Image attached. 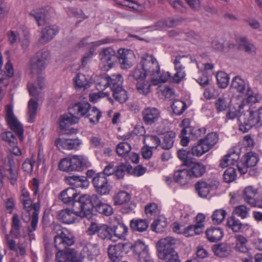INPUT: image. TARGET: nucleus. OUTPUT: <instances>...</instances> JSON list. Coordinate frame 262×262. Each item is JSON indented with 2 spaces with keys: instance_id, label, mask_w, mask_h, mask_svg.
I'll use <instances>...</instances> for the list:
<instances>
[{
  "instance_id": "nucleus-52",
  "label": "nucleus",
  "mask_w": 262,
  "mask_h": 262,
  "mask_svg": "<svg viewBox=\"0 0 262 262\" xmlns=\"http://www.w3.org/2000/svg\"><path fill=\"white\" fill-rule=\"evenodd\" d=\"M112 189L113 187L110 184L107 179L102 184L100 185L98 187L96 188L95 190L97 194L100 195H107L111 193Z\"/></svg>"
},
{
  "instance_id": "nucleus-11",
  "label": "nucleus",
  "mask_w": 262,
  "mask_h": 262,
  "mask_svg": "<svg viewBox=\"0 0 262 262\" xmlns=\"http://www.w3.org/2000/svg\"><path fill=\"white\" fill-rule=\"evenodd\" d=\"M6 119L10 128L13 130L21 141L23 139L24 129L22 125L14 115L13 106L7 105L6 108Z\"/></svg>"
},
{
  "instance_id": "nucleus-37",
  "label": "nucleus",
  "mask_w": 262,
  "mask_h": 262,
  "mask_svg": "<svg viewBox=\"0 0 262 262\" xmlns=\"http://www.w3.org/2000/svg\"><path fill=\"white\" fill-rule=\"evenodd\" d=\"M38 103L37 101L33 99H31L28 104V121L30 123H33L35 121L36 116Z\"/></svg>"
},
{
  "instance_id": "nucleus-1",
  "label": "nucleus",
  "mask_w": 262,
  "mask_h": 262,
  "mask_svg": "<svg viewBox=\"0 0 262 262\" xmlns=\"http://www.w3.org/2000/svg\"><path fill=\"white\" fill-rule=\"evenodd\" d=\"M140 64L143 70L150 77V79L154 85L165 82L168 79V77L170 76V73L168 72L165 73L160 71L159 63L152 55H143L141 57Z\"/></svg>"
},
{
  "instance_id": "nucleus-55",
  "label": "nucleus",
  "mask_w": 262,
  "mask_h": 262,
  "mask_svg": "<svg viewBox=\"0 0 262 262\" xmlns=\"http://www.w3.org/2000/svg\"><path fill=\"white\" fill-rule=\"evenodd\" d=\"M218 135L216 133H211L204 139H201L210 150L218 141Z\"/></svg>"
},
{
  "instance_id": "nucleus-24",
  "label": "nucleus",
  "mask_w": 262,
  "mask_h": 262,
  "mask_svg": "<svg viewBox=\"0 0 262 262\" xmlns=\"http://www.w3.org/2000/svg\"><path fill=\"white\" fill-rule=\"evenodd\" d=\"M189 172L192 177L199 178L203 176L206 172V167L201 162H191L189 164Z\"/></svg>"
},
{
  "instance_id": "nucleus-40",
  "label": "nucleus",
  "mask_w": 262,
  "mask_h": 262,
  "mask_svg": "<svg viewBox=\"0 0 262 262\" xmlns=\"http://www.w3.org/2000/svg\"><path fill=\"white\" fill-rule=\"evenodd\" d=\"M176 138V134L172 132H168L164 135L163 142L160 144L162 148L164 149H169L173 145Z\"/></svg>"
},
{
  "instance_id": "nucleus-22",
  "label": "nucleus",
  "mask_w": 262,
  "mask_h": 262,
  "mask_svg": "<svg viewBox=\"0 0 262 262\" xmlns=\"http://www.w3.org/2000/svg\"><path fill=\"white\" fill-rule=\"evenodd\" d=\"M37 83L29 82L28 89L29 94L32 96L36 97L38 96L41 90L44 86V78L41 76H38L37 78Z\"/></svg>"
},
{
  "instance_id": "nucleus-53",
  "label": "nucleus",
  "mask_w": 262,
  "mask_h": 262,
  "mask_svg": "<svg viewBox=\"0 0 262 262\" xmlns=\"http://www.w3.org/2000/svg\"><path fill=\"white\" fill-rule=\"evenodd\" d=\"M258 161L257 155L254 152L251 151L247 153L244 157L243 162L247 166L251 167L254 166Z\"/></svg>"
},
{
  "instance_id": "nucleus-56",
  "label": "nucleus",
  "mask_w": 262,
  "mask_h": 262,
  "mask_svg": "<svg viewBox=\"0 0 262 262\" xmlns=\"http://www.w3.org/2000/svg\"><path fill=\"white\" fill-rule=\"evenodd\" d=\"M143 143L145 145H150L152 148H157L161 144L160 138L154 135H147L144 136Z\"/></svg>"
},
{
  "instance_id": "nucleus-23",
  "label": "nucleus",
  "mask_w": 262,
  "mask_h": 262,
  "mask_svg": "<svg viewBox=\"0 0 262 262\" xmlns=\"http://www.w3.org/2000/svg\"><path fill=\"white\" fill-rule=\"evenodd\" d=\"M191 177L188 169H182L176 171L173 174L174 181L181 185H185L190 181Z\"/></svg>"
},
{
  "instance_id": "nucleus-14",
  "label": "nucleus",
  "mask_w": 262,
  "mask_h": 262,
  "mask_svg": "<svg viewBox=\"0 0 262 262\" xmlns=\"http://www.w3.org/2000/svg\"><path fill=\"white\" fill-rule=\"evenodd\" d=\"M82 214V212H78L76 208L73 207L72 209L66 208L59 211L57 213V218L63 223L70 224Z\"/></svg>"
},
{
  "instance_id": "nucleus-2",
  "label": "nucleus",
  "mask_w": 262,
  "mask_h": 262,
  "mask_svg": "<svg viewBox=\"0 0 262 262\" xmlns=\"http://www.w3.org/2000/svg\"><path fill=\"white\" fill-rule=\"evenodd\" d=\"M177 242V239L172 236L160 239L157 244L159 257L165 262H180L178 253L174 250Z\"/></svg>"
},
{
  "instance_id": "nucleus-42",
  "label": "nucleus",
  "mask_w": 262,
  "mask_h": 262,
  "mask_svg": "<svg viewBox=\"0 0 262 262\" xmlns=\"http://www.w3.org/2000/svg\"><path fill=\"white\" fill-rule=\"evenodd\" d=\"M150 78L148 79L147 78L139 81L137 82L136 88L138 92L143 95H147L150 91Z\"/></svg>"
},
{
  "instance_id": "nucleus-27",
  "label": "nucleus",
  "mask_w": 262,
  "mask_h": 262,
  "mask_svg": "<svg viewBox=\"0 0 262 262\" xmlns=\"http://www.w3.org/2000/svg\"><path fill=\"white\" fill-rule=\"evenodd\" d=\"M75 86L79 89H86L90 86L91 76L81 73L76 74L74 78Z\"/></svg>"
},
{
  "instance_id": "nucleus-50",
  "label": "nucleus",
  "mask_w": 262,
  "mask_h": 262,
  "mask_svg": "<svg viewBox=\"0 0 262 262\" xmlns=\"http://www.w3.org/2000/svg\"><path fill=\"white\" fill-rule=\"evenodd\" d=\"M101 116V112L96 107H91L86 116L91 123L96 124L99 122V119Z\"/></svg>"
},
{
  "instance_id": "nucleus-21",
  "label": "nucleus",
  "mask_w": 262,
  "mask_h": 262,
  "mask_svg": "<svg viewBox=\"0 0 262 262\" xmlns=\"http://www.w3.org/2000/svg\"><path fill=\"white\" fill-rule=\"evenodd\" d=\"M91 105L89 103H76L74 105L70 108L69 111L73 116L79 118V116H86L90 109Z\"/></svg>"
},
{
  "instance_id": "nucleus-17",
  "label": "nucleus",
  "mask_w": 262,
  "mask_h": 262,
  "mask_svg": "<svg viewBox=\"0 0 262 262\" xmlns=\"http://www.w3.org/2000/svg\"><path fill=\"white\" fill-rule=\"evenodd\" d=\"M126 246L125 243H120L109 246L107 249L109 258L113 262H119L124 253V249Z\"/></svg>"
},
{
  "instance_id": "nucleus-47",
  "label": "nucleus",
  "mask_w": 262,
  "mask_h": 262,
  "mask_svg": "<svg viewBox=\"0 0 262 262\" xmlns=\"http://www.w3.org/2000/svg\"><path fill=\"white\" fill-rule=\"evenodd\" d=\"M109 86V76L106 74L98 76L96 80V87L99 92H103Z\"/></svg>"
},
{
  "instance_id": "nucleus-8",
  "label": "nucleus",
  "mask_w": 262,
  "mask_h": 262,
  "mask_svg": "<svg viewBox=\"0 0 262 262\" xmlns=\"http://www.w3.org/2000/svg\"><path fill=\"white\" fill-rule=\"evenodd\" d=\"M53 231L57 234L54 236V245L56 249H64L74 244L73 235L62 230L60 226H54Z\"/></svg>"
},
{
  "instance_id": "nucleus-33",
  "label": "nucleus",
  "mask_w": 262,
  "mask_h": 262,
  "mask_svg": "<svg viewBox=\"0 0 262 262\" xmlns=\"http://www.w3.org/2000/svg\"><path fill=\"white\" fill-rule=\"evenodd\" d=\"M245 226L233 215L227 219L226 226L234 232L242 231Z\"/></svg>"
},
{
  "instance_id": "nucleus-41",
  "label": "nucleus",
  "mask_w": 262,
  "mask_h": 262,
  "mask_svg": "<svg viewBox=\"0 0 262 262\" xmlns=\"http://www.w3.org/2000/svg\"><path fill=\"white\" fill-rule=\"evenodd\" d=\"M212 250L215 255L221 257H226L230 253V247L225 244L214 245L212 247Z\"/></svg>"
},
{
  "instance_id": "nucleus-6",
  "label": "nucleus",
  "mask_w": 262,
  "mask_h": 262,
  "mask_svg": "<svg viewBox=\"0 0 262 262\" xmlns=\"http://www.w3.org/2000/svg\"><path fill=\"white\" fill-rule=\"evenodd\" d=\"M50 58L48 50L42 49L37 52L30 61V70L33 74H39L47 66V61Z\"/></svg>"
},
{
  "instance_id": "nucleus-43",
  "label": "nucleus",
  "mask_w": 262,
  "mask_h": 262,
  "mask_svg": "<svg viewBox=\"0 0 262 262\" xmlns=\"http://www.w3.org/2000/svg\"><path fill=\"white\" fill-rule=\"evenodd\" d=\"M20 200L23 204L24 208L27 211H29V209L32 206V202L31 201L30 194L28 190L25 187H23L21 189Z\"/></svg>"
},
{
  "instance_id": "nucleus-46",
  "label": "nucleus",
  "mask_w": 262,
  "mask_h": 262,
  "mask_svg": "<svg viewBox=\"0 0 262 262\" xmlns=\"http://www.w3.org/2000/svg\"><path fill=\"white\" fill-rule=\"evenodd\" d=\"M132 166L127 163H121L115 168V176L117 179H122L126 173H129Z\"/></svg>"
},
{
  "instance_id": "nucleus-51",
  "label": "nucleus",
  "mask_w": 262,
  "mask_h": 262,
  "mask_svg": "<svg viewBox=\"0 0 262 262\" xmlns=\"http://www.w3.org/2000/svg\"><path fill=\"white\" fill-rule=\"evenodd\" d=\"M217 83L221 89H225L229 84V77L224 72L220 71L216 75Z\"/></svg>"
},
{
  "instance_id": "nucleus-60",
  "label": "nucleus",
  "mask_w": 262,
  "mask_h": 262,
  "mask_svg": "<svg viewBox=\"0 0 262 262\" xmlns=\"http://www.w3.org/2000/svg\"><path fill=\"white\" fill-rule=\"evenodd\" d=\"M188 62V58L186 56H177L173 62L175 70L185 71V66Z\"/></svg>"
},
{
  "instance_id": "nucleus-35",
  "label": "nucleus",
  "mask_w": 262,
  "mask_h": 262,
  "mask_svg": "<svg viewBox=\"0 0 262 262\" xmlns=\"http://www.w3.org/2000/svg\"><path fill=\"white\" fill-rule=\"evenodd\" d=\"M238 46L240 49L244 50L249 54L255 55L256 53V48L249 42L246 37H241L238 39Z\"/></svg>"
},
{
  "instance_id": "nucleus-38",
  "label": "nucleus",
  "mask_w": 262,
  "mask_h": 262,
  "mask_svg": "<svg viewBox=\"0 0 262 262\" xmlns=\"http://www.w3.org/2000/svg\"><path fill=\"white\" fill-rule=\"evenodd\" d=\"M209 150L207 146L200 140L192 146L189 152L193 156L200 157Z\"/></svg>"
},
{
  "instance_id": "nucleus-59",
  "label": "nucleus",
  "mask_w": 262,
  "mask_h": 262,
  "mask_svg": "<svg viewBox=\"0 0 262 262\" xmlns=\"http://www.w3.org/2000/svg\"><path fill=\"white\" fill-rule=\"evenodd\" d=\"M130 150L131 146L126 142H120L116 146L117 153L120 157L126 158V155L129 152Z\"/></svg>"
},
{
  "instance_id": "nucleus-29",
  "label": "nucleus",
  "mask_w": 262,
  "mask_h": 262,
  "mask_svg": "<svg viewBox=\"0 0 262 262\" xmlns=\"http://www.w3.org/2000/svg\"><path fill=\"white\" fill-rule=\"evenodd\" d=\"M130 199V194L123 190L115 193L113 196V201L115 206L125 204L129 202Z\"/></svg>"
},
{
  "instance_id": "nucleus-18",
  "label": "nucleus",
  "mask_w": 262,
  "mask_h": 262,
  "mask_svg": "<svg viewBox=\"0 0 262 262\" xmlns=\"http://www.w3.org/2000/svg\"><path fill=\"white\" fill-rule=\"evenodd\" d=\"M142 119L146 125H151L157 121L160 116V111L153 107H147L142 111Z\"/></svg>"
},
{
  "instance_id": "nucleus-48",
  "label": "nucleus",
  "mask_w": 262,
  "mask_h": 262,
  "mask_svg": "<svg viewBox=\"0 0 262 262\" xmlns=\"http://www.w3.org/2000/svg\"><path fill=\"white\" fill-rule=\"evenodd\" d=\"M123 81V79L120 74H115L109 76V86L112 91L117 88L122 87Z\"/></svg>"
},
{
  "instance_id": "nucleus-63",
  "label": "nucleus",
  "mask_w": 262,
  "mask_h": 262,
  "mask_svg": "<svg viewBox=\"0 0 262 262\" xmlns=\"http://www.w3.org/2000/svg\"><path fill=\"white\" fill-rule=\"evenodd\" d=\"M2 139L8 143L10 146H13L17 143V139L11 132H6L2 134Z\"/></svg>"
},
{
  "instance_id": "nucleus-57",
  "label": "nucleus",
  "mask_w": 262,
  "mask_h": 262,
  "mask_svg": "<svg viewBox=\"0 0 262 262\" xmlns=\"http://www.w3.org/2000/svg\"><path fill=\"white\" fill-rule=\"evenodd\" d=\"M204 226L191 225L186 228L184 233L186 236H192L202 233L204 230Z\"/></svg>"
},
{
  "instance_id": "nucleus-45",
  "label": "nucleus",
  "mask_w": 262,
  "mask_h": 262,
  "mask_svg": "<svg viewBox=\"0 0 262 262\" xmlns=\"http://www.w3.org/2000/svg\"><path fill=\"white\" fill-rule=\"evenodd\" d=\"M113 230L111 228L105 224L100 225L98 231V236L101 239H111L112 238Z\"/></svg>"
},
{
  "instance_id": "nucleus-36",
  "label": "nucleus",
  "mask_w": 262,
  "mask_h": 262,
  "mask_svg": "<svg viewBox=\"0 0 262 262\" xmlns=\"http://www.w3.org/2000/svg\"><path fill=\"white\" fill-rule=\"evenodd\" d=\"M96 210L100 214L105 216H110L113 213L112 206L107 203L102 202L98 196V200L95 207Z\"/></svg>"
},
{
  "instance_id": "nucleus-20",
  "label": "nucleus",
  "mask_w": 262,
  "mask_h": 262,
  "mask_svg": "<svg viewBox=\"0 0 262 262\" xmlns=\"http://www.w3.org/2000/svg\"><path fill=\"white\" fill-rule=\"evenodd\" d=\"M30 16L34 18L39 26L45 25L49 19L50 13L48 10L45 9H36L32 10Z\"/></svg>"
},
{
  "instance_id": "nucleus-34",
  "label": "nucleus",
  "mask_w": 262,
  "mask_h": 262,
  "mask_svg": "<svg viewBox=\"0 0 262 262\" xmlns=\"http://www.w3.org/2000/svg\"><path fill=\"white\" fill-rule=\"evenodd\" d=\"M257 190L251 186L246 187L243 192V198L246 202L252 206L256 199Z\"/></svg>"
},
{
  "instance_id": "nucleus-26",
  "label": "nucleus",
  "mask_w": 262,
  "mask_h": 262,
  "mask_svg": "<svg viewBox=\"0 0 262 262\" xmlns=\"http://www.w3.org/2000/svg\"><path fill=\"white\" fill-rule=\"evenodd\" d=\"M88 38L89 37L83 38L78 43L79 47L83 48L85 46H88V48H95L99 47L102 45L112 43L114 41V39L109 37H107L105 38L102 39L98 41L88 42Z\"/></svg>"
},
{
  "instance_id": "nucleus-62",
  "label": "nucleus",
  "mask_w": 262,
  "mask_h": 262,
  "mask_svg": "<svg viewBox=\"0 0 262 262\" xmlns=\"http://www.w3.org/2000/svg\"><path fill=\"white\" fill-rule=\"evenodd\" d=\"M186 107L187 105L185 102L180 100L174 101L172 105L173 112L176 115H181L185 111Z\"/></svg>"
},
{
  "instance_id": "nucleus-44",
  "label": "nucleus",
  "mask_w": 262,
  "mask_h": 262,
  "mask_svg": "<svg viewBox=\"0 0 262 262\" xmlns=\"http://www.w3.org/2000/svg\"><path fill=\"white\" fill-rule=\"evenodd\" d=\"M167 225L166 219L164 217H161L153 222L151 225V229L157 233H161L164 231Z\"/></svg>"
},
{
  "instance_id": "nucleus-30",
  "label": "nucleus",
  "mask_w": 262,
  "mask_h": 262,
  "mask_svg": "<svg viewBox=\"0 0 262 262\" xmlns=\"http://www.w3.org/2000/svg\"><path fill=\"white\" fill-rule=\"evenodd\" d=\"M130 227L134 231L142 232L148 227V222L144 219H133L130 221Z\"/></svg>"
},
{
  "instance_id": "nucleus-25",
  "label": "nucleus",
  "mask_w": 262,
  "mask_h": 262,
  "mask_svg": "<svg viewBox=\"0 0 262 262\" xmlns=\"http://www.w3.org/2000/svg\"><path fill=\"white\" fill-rule=\"evenodd\" d=\"M78 193L76 190L72 188H68L61 192L59 199L64 204H73L75 198L77 196Z\"/></svg>"
},
{
  "instance_id": "nucleus-31",
  "label": "nucleus",
  "mask_w": 262,
  "mask_h": 262,
  "mask_svg": "<svg viewBox=\"0 0 262 262\" xmlns=\"http://www.w3.org/2000/svg\"><path fill=\"white\" fill-rule=\"evenodd\" d=\"M235 245L234 249L235 251L242 252L246 253L248 251L247 238L243 235L237 234L234 236Z\"/></svg>"
},
{
  "instance_id": "nucleus-28",
  "label": "nucleus",
  "mask_w": 262,
  "mask_h": 262,
  "mask_svg": "<svg viewBox=\"0 0 262 262\" xmlns=\"http://www.w3.org/2000/svg\"><path fill=\"white\" fill-rule=\"evenodd\" d=\"M78 120V117L73 116L70 112L68 114L62 115L59 122L60 128L66 130L69 125L76 123Z\"/></svg>"
},
{
  "instance_id": "nucleus-58",
  "label": "nucleus",
  "mask_w": 262,
  "mask_h": 262,
  "mask_svg": "<svg viewBox=\"0 0 262 262\" xmlns=\"http://www.w3.org/2000/svg\"><path fill=\"white\" fill-rule=\"evenodd\" d=\"M227 215L225 210L220 209L215 210L212 215V221L214 224H220L225 219Z\"/></svg>"
},
{
  "instance_id": "nucleus-7",
  "label": "nucleus",
  "mask_w": 262,
  "mask_h": 262,
  "mask_svg": "<svg viewBox=\"0 0 262 262\" xmlns=\"http://www.w3.org/2000/svg\"><path fill=\"white\" fill-rule=\"evenodd\" d=\"M239 129L243 133L248 132L255 125H261L262 123L256 111H249L246 114L241 115L238 118Z\"/></svg>"
},
{
  "instance_id": "nucleus-54",
  "label": "nucleus",
  "mask_w": 262,
  "mask_h": 262,
  "mask_svg": "<svg viewBox=\"0 0 262 262\" xmlns=\"http://www.w3.org/2000/svg\"><path fill=\"white\" fill-rule=\"evenodd\" d=\"M65 11L67 15L71 17L73 16L77 18H82V19L88 18V16L85 15L82 10H78L75 7H68L65 8Z\"/></svg>"
},
{
  "instance_id": "nucleus-39",
  "label": "nucleus",
  "mask_w": 262,
  "mask_h": 262,
  "mask_svg": "<svg viewBox=\"0 0 262 262\" xmlns=\"http://www.w3.org/2000/svg\"><path fill=\"white\" fill-rule=\"evenodd\" d=\"M231 87L238 93L243 94L246 89V82L240 76H236L232 80Z\"/></svg>"
},
{
  "instance_id": "nucleus-10",
  "label": "nucleus",
  "mask_w": 262,
  "mask_h": 262,
  "mask_svg": "<svg viewBox=\"0 0 262 262\" xmlns=\"http://www.w3.org/2000/svg\"><path fill=\"white\" fill-rule=\"evenodd\" d=\"M6 119L10 128L13 130L21 141L23 139L24 129L22 125L14 115L13 106L7 105L6 108Z\"/></svg>"
},
{
  "instance_id": "nucleus-13",
  "label": "nucleus",
  "mask_w": 262,
  "mask_h": 262,
  "mask_svg": "<svg viewBox=\"0 0 262 262\" xmlns=\"http://www.w3.org/2000/svg\"><path fill=\"white\" fill-rule=\"evenodd\" d=\"M118 58L121 69H128L133 66L135 55L130 50L120 49L118 50Z\"/></svg>"
},
{
  "instance_id": "nucleus-15",
  "label": "nucleus",
  "mask_w": 262,
  "mask_h": 262,
  "mask_svg": "<svg viewBox=\"0 0 262 262\" xmlns=\"http://www.w3.org/2000/svg\"><path fill=\"white\" fill-rule=\"evenodd\" d=\"M82 250L80 256L82 258H86L89 260L93 259L99 253L97 244H92L88 241L83 240L80 242Z\"/></svg>"
},
{
  "instance_id": "nucleus-5",
  "label": "nucleus",
  "mask_w": 262,
  "mask_h": 262,
  "mask_svg": "<svg viewBox=\"0 0 262 262\" xmlns=\"http://www.w3.org/2000/svg\"><path fill=\"white\" fill-rule=\"evenodd\" d=\"M17 165L13 157L9 156L3 165H0V182L3 185L4 178L7 177L12 185H14L17 182Z\"/></svg>"
},
{
  "instance_id": "nucleus-32",
  "label": "nucleus",
  "mask_w": 262,
  "mask_h": 262,
  "mask_svg": "<svg viewBox=\"0 0 262 262\" xmlns=\"http://www.w3.org/2000/svg\"><path fill=\"white\" fill-rule=\"evenodd\" d=\"M206 235L210 242H216L221 239L223 236V231L220 228L213 227L206 230Z\"/></svg>"
},
{
  "instance_id": "nucleus-9",
  "label": "nucleus",
  "mask_w": 262,
  "mask_h": 262,
  "mask_svg": "<svg viewBox=\"0 0 262 262\" xmlns=\"http://www.w3.org/2000/svg\"><path fill=\"white\" fill-rule=\"evenodd\" d=\"M219 184V182L214 179H202L195 184V189L200 196L205 198L211 191L216 189Z\"/></svg>"
},
{
  "instance_id": "nucleus-12",
  "label": "nucleus",
  "mask_w": 262,
  "mask_h": 262,
  "mask_svg": "<svg viewBox=\"0 0 262 262\" xmlns=\"http://www.w3.org/2000/svg\"><path fill=\"white\" fill-rule=\"evenodd\" d=\"M101 68L108 71L114 66L117 60L115 51L111 48L104 49L99 54Z\"/></svg>"
},
{
  "instance_id": "nucleus-3",
  "label": "nucleus",
  "mask_w": 262,
  "mask_h": 262,
  "mask_svg": "<svg viewBox=\"0 0 262 262\" xmlns=\"http://www.w3.org/2000/svg\"><path fill=\"white\" fill-rule=\"evenodd\" d=\"M90 163L82 156L74 155L61 159L58 164L59 169L63 171H80L90 166Z\"/></svg>"
},
{
  "instance_id": "nucleus-49",
  "label": "nucleus",
  "mask_w": 262,
  "mask_h": 262,
  "mask_svg": "<svg viewBox=\"0 0 262 262\" xmlns=\"http://www.w3.org/2000/svg\"><path fill=\"white\" fill-rule=\"evenodd\" d=\"M114 99L120 103H124L128 99L127 92L122 87L112 91Z\"/></svg>"
},
{
  "instance_id": "nucleus-19",
  "label": "nucleus",
  "mask_w": 262,
  "mask_h": 262,
  "mask_svg": "<svg viewBox=\"0 0 262 262\" xmlns=\"http://www.w3.org/2000/svg\"><path fill=\"white\" fill-rule=\"evenodd\" d=\"M81 143V141L77 138L73 139L58 138L55 141L56 145L59 150L76 149Z\"/></svg>"
},
{
  "instance_id": "nucleus-4",
  "label": "nucleus",
  "mask_w": 262,
  "mask_h": 262,
  "mask_svg": "<svg viewBox=\"0 0 262 262\" xmlns=\"http://www.w3.org/2000/svg\"><path fill=\"white\" fill-rule=\"evenodd\" d=\"M97 194L92 195L83 194L80 196L77 201L74 202L73 207L76 208L78 212H82L81 217H90L92 213L93 208L98 200Z\"/></svg>"
},
{
  "instance_id": "nucleus-16",
  "label": "nucleus",
  "mask_w": 262,
  "mask_h": 262,
  "mask_svg": "<svg viewBox=\"0 0 262 262\" xmlns=\"http://www.w3.org/2000/svg\"><path fill=\"white\" fill-rule=\"evenodd\" d=\"M59 28L56 25H49L42 28L40 36L38 40V44L44 45L51 40L58 34Z\"/></svg>"
},
{
  "instance_id": "nucleus-64",
  "label": "nucleus",
  "mask_w": 262,
  "mask_h": 262,
  "mask_svg": "<svg viewBox=\"0 0 262 262\" xmlns=\"http://www.w3.org/2000/svg\"><path fill=\"white\" fill-rule=\"evenodd\" d=\"M224 179L227 183H230L234 181L236 178V172L235 168L229 167L224 172Z\"/></svg>"
},
{
  "instance_id": "nucleus-61",
  "label": "nucleus",
  "mask_w": 262,
  "mask_h": 262,
  "mask_svg": "<svg viewBox=\"0 0 262 262\" xmlns=\"http://www.w3.org/2000/svg\"><path fill=\"white\" fill-rule=\"evenodd\" d=\"M114 236L119 239H123L128 232V228L123 224H119L113 231Z\"/></svg>"
}]
</instances>
